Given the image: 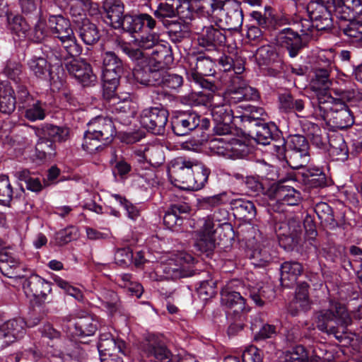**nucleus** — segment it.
<instances>
[{"instance_id": "5", "label": "nucleus", "mask_w": 362, "mask_h": 362, "mask_svg": "<svg viewBox=\"0 0 362 362\" xmlns=\"http://www.w3.org/2000/svg\"><path fill=\"white\" fill-rule=\"evenodd\" d=\"M138 75L139 80L136 81L145 86H158L163 89L178 90L183 85L184 79L181 75L169 73L165 70H158L152 71L151 68H147ZM156 99L163 103L170 102L173 100L174 95L165 90L156 91Z\"/></svg>"}, {"instance_id": "15", "label": "nucleus", "mask_w": 362, "mask_h": 362, "mask_svg": "<svg viewBox=\"0 0 362 362\" xmlns=\"http://www.w3.org/2000/svg\"><path fill=\"white\" fill-rule=\"evenodd\" d=\"M174 57L173 49L169 43L157 44L153 47L151 57L147 63H141L133 69V76L135 81L139 80L138 75H141L143 71L151 68V71L165 70L173 64Z\"/></svg>"}, {"instance_id": "56", "label": "nucleus", "mask_w": 362, "mask_h": 362, "mask_svg": "<svg viewBox=\"0 0 362 362\" xmlns=\"http://www.w3.org/2000/svg\"><path fill=\"white\" fill-rule=\"evenodd\" d=\"M210 174L211 169L209 168L194 160L192 180L189 190L198 191L204 188L208 182Z\"/></svg>"}, {"instance_id": "3", "label": "nucleus", "mask_w": 362, "mask_h": 362, "mask_svg": "<svg viewBox=\"0 0 362 362\" xmlns=\"http://www.w3.org/2000/svg\"><path fill=\"white\" fill-rule=\"evenodd\" d=\"M179 264L170 265L165 269L172 279L190 277L199 275L203 279L199 280L197 291L200 298L207 300L216 294L217 280L214 279L211 274L206 271H199L194 268L195 258L188 253L180 255Z\"/></svg>"}, {"instance_id": "63", "label": "nucleus", "mask_w": 362, "mask_h": 362, "mask_svg": "<svg viewBox=\"0 0 362 362\" xmlns=\"http://www.w3.org/2000/svg\"><path fill=\"white\" fill-rule=\"evenodd\" d=\"M211 232L216 240V244H222L225 247L230 245L235 238L233 228L229 222L217 223L215 228H212Z\"/></svg>"}, {"instance_id": "29", "label": "nucleus", "mask_w": 362, "mask_h": 362, "mask_svg": "<svg viewBox=\"0 0 362 362\" xmlns=\"http://www.w3.org/2000/svg\"><path fill=\"white\" fill-rule=\"evenodd\" d=\"M197 41L206 51H216L226 42V31L214 25L204 26L197 33Z\"/></svg>"}, {"instance_id": "19", "label": "nucleus", "mask_w": 362, "mask_h": 362, "mask_svg": "<svg viewBox=\"0 0 362 362\" xmlns=\"http://www.w3.org/2000/svg\"><path fill=\"white\" fill-rule=\"evenodd\" d=\"M262 132H259V138L256 139V142L264 146L270 145L272 141L274 144L272 146L273 153L276 156L279 160H285L287 163L289 161L286 151V145L288 141H286L283 136V132L277 125H272L266 127Z\"/></svg>"}, {"instance_id": "48", "label": "nucleus", "mask_w": 362, "mask_h": 362, "mask_svg": "<svg viewBox=\"0 0 362 362\" xmlns=\"http://www.w3.org/2000/svg\"><path fill=\"white\" fill-rule=\"evenodd\" d=\"M27 65L30 73L37 78L52 83V81L54 79L52 66L46 58L33 56L28 60Z\"/></svg>"}, {"instance_id": "62", "label": "nucleus", "mask_w": 362, "mask_h": 362, "mask_svg": "<svg viewBox=\"0 0 362 362\" xmlns=\"http://www.w3.org/2000/svg\"><path fill=\"white\" fill-rule=\"evenodd\" d=\"M57 154L56 144L39 134L35 144V156L41 161L52 160Z\"/></svg>"}, {"instance_id": "28", "label": "nucleus", "mask_w": 362, "mask_h": 362, "mask_svg": "<svg viewBox=\"0 0 362 362\" xmlns=\"http://www.w3.org/2000/svg\"><path fill=\"white\" fill-rule=\"evenodd\" d=\"M98 11L104 23L115 30L125 13V5L122 0H102Z\"/></svg>"}, {"instance_id": "26", "label": "nucleus", "mask_w": 362, "mask_h": 362, "mask_svg": "<svg viewBox=\"0 0 362 362\" xmlns=\"http://www.w3.org/2000/svg\"><path fill=\"white\" fill-rule=\"evenodd\" d=\"M230 175L244 186L247 195L257 197L264 194L269 197V187H265L262 178L259 175H249L243 168L233 170Z\"/></svg>"}, {"instance_id": "32", "label": "nucleus", "mask_w": 362, "mask_h": 362, "mask_svg": "<svg viewBox=\"0 0 362 362\" xmlns=\"http://www.w3.org/2000/svg\"><path fill=\"white\" fill-rule=\"evenodd\" d=\"M144 351L153 362H177L179 359V355L173 354L166 343L158 337L149 340Z\"/></svg>"}, {"instance_id": "53", "label": "nucleus", "mask_w": 362, "mask_h": 362, "mask_svg": "<svg viewBox=\"0 0 362 362\" xmlns=\"http://www.w3.org/2000/svg\"><path fill=\"white\" fill-rule=\"evenodd\" d=\"M319 357L301 344L295 345L285 352L282 362H317Z\"/></svg>"}, {"instance_id": "2", "label": "nucleus", "mask_w": 362, "mask_h": 362, "mask_svg": "<svg viewBox=\"0 0 362 362\" xmlns=\"http://www.w3.org/2000/svg\"><path fill=\"white\" fill-rule=\"evenodd\" d=\"M331 90L338 98L327 94L317 97L320 115L328 120L332 128L345 129L351 127L354 124V112L346 102H351L354 91L337 88H332Z\"/></svg>"}, {"instance_id": "8", "label": "nucleus", "mask_w": 362, "mask_h": 362, "mask_svg": "<svg viewBox=\"0 0 362 362\" xmlns=\"http://www.w3.org/2000/svg\"><path fill=\"white\" fill-rule=\"evenodd\" d=\"M39 44L45 43L49 39L56 40L64 34L73 30L69 18L62 14H52L48 11L42 16L36 28Z\"/></svg>"}, {"instance_id": "42", "label": "nucleus", "mask_w": 362, "mask_h": 362, "mask_svg": "<svg viewBox=\"0 0 362 362\" xmlns=\"http://www.w3.org/2000/svg\"><path fill=\"white\" fill-rule=\"evenodd\" d=\"M16 177L23 193L25 192V188H26L29 191L38 194L48 185L45 179L28 169L16 172Z\"/></svg>"}, {"instance_id": "39", "label": "nucleus", "mask_w": 362, "mask_h": 362, "mask_svg": "<svg viewBox=\"0 0 362 362\" xmlns=\"http://www.w3.org/2000/svg\"><path fill=\"white\" fill-rule=\"evenodd\" d=\"M87 125V130L100 137L105 144L112 142L116 134V128L110 118L98 116L90 119Z\"/></svg>"}, {"instance_id": "12", "label": "nucleus", "mask_w": 362, "mask_h": 362, "mask_svg": "<svg viewBox=\"0 0 362 362\" xmlns=\"http://www.w3.org/2000/svg\"><path fill=\"white\" fill-rule=\"evenodd\" d=\"M247 287L238 279L228 283L221 290V300L223 305L232 310L230 313H244L250 311L247 304Z\"/></svg>"}, {"instance_id": "58", "label": "nucleus", "mask_w": 362, "mask_h": 362, "mask_svg": "<svg viewBox=\"0 0 362 362\" xmlns=\"http://www.w3.org/2000/svg\"><path fill=\"white\" fill-rule=\"evenodd\" d=\"M18 1L21 15L29 20L40 21L42 16H44L47 11L42 8L41 3L38 0H18Z\"/></svg>"}, {"instance_id": "11", "label": "nucleus", "mask_w": 362, "mask_h": 362, "mask_svg": "<svg viewBox=\"0 0 362 362\" xmlns=\"http://www.w3.org/2000/svg\"><path fill=\"white\" fill-rule=\"evenodd\" d=\"M274 229L281 247L286 252L298 250L303 240L300 220L298 218H289L287 221L276 223Z\"/></svg>"}, {"instance_id": "36", "label": "nucleus", "mask_w": 362, "mask_h": 362, "mask_svg": "<svg viewBox=\"0 0 362 362\" xmlns=\"http://www.w3.org/2000/svg\"><path fill=\"white\" fill-rule=\"evenodd\" d=\"M277 103L281 113L297 115L304 111L306 98L305 96L293 94L288 90H284L278 93Z\"/></svg>"}, {"instance_id": "41", "label": "nucleus", "mask_w": 362, "mask_h": 362, "mask_svg": "<svg viewBox=\"0 0 362 362\" xmlns=\"http://www.w3.org/2000/svg\"><path fill=\"white\" fill-rule=\"evenodd\" d=\"M28 323L21 317L13 318L0 325V338L11 344L21 339L25 334Z\"/></svg>"}, {"instance_id": "6", "label": "nucleus", "mask_w": 362, "mask_h": 362, "mask_svg": "<svg viewBox=\"0 0 362 362\" xmlns=\"http://www.w3.org/2000/svg\"><path fill=\"white\" fill-rule=\"evenodd\" d=\"M316 326L319 330L334 334L339 327H347L351 318L346 306L339 302L332 303L329 309L322 310L315 314Z\"/></svg>"}, {"instance_id": "31", "label": "nucleus", "mask_w": 362, "mask_h": 362, "mask_svg": "<svg viewBox=\"0 0 362 362\" xmlns=\"http://www.w3.org/2000/svg\"><path fill=\"white\" fill-rule=\"evenodd\" d=\"M214 127L211 129V133L217 135H226L232 133L233 112L230 106L221 105L214 107L211 109Z\"/></svg>"}, {"instance_id": "24", "label": "nucleus", "mask_w": 362, "mask_h": 362, "mask_svg": "<svg viewBox=\"0 0 362 362\" xmlns=\"http://www.w3.org/2000/svg\"><path fill=\"white\" fill-rule=\"evenodd\" d=\"M214 223L210 220H204L202 226L196 231L194 247L198 255L211 259L216 248V240L212 233Z\"/></svg>"}, {"instance_id": "54", "label": "nucleus", "mask_w": 362, "mask_h": 362, "mask_svg": "<svg viewBox=\"0 0 362 362\" xmlns=\"http://www.w3.org/2000/svg\"><path fill=\"white\" fill-rule=\"evenodd\" d=\"M246 296L258 307H263L267 301L275 297L274 290L269 286L264 285L259 287L248 286Z\"/></svg>"}, {"instance_id": "49", "label": "nucleus", "mask_w": 362, "mask_h": 362, "mask_svg": "<svg viewBox=\"0 0 362 362\" xmlns=\"http://www.w3.org/2000/svg\"><path fill=\"white\" fill-rule=\"evenodd\" d=\"M103 75L122 76L125 69L124 62L112 51L104 52L102 55Z\"/></svg>"}, {"instance_id": "45", "label": "nucleus", "mask_w": 362, "mask_h": 362, "mask_svg": "<svg viewBox=\"0 0 362 362\" xmlns=\"http://www.w3.org/2000/svg\"><path fill=\"white\" fill-rule=\"evenodd\" d=\"M76 32L80 39L86 45H93L100 39V33L98 26L88 18L76 20Z\"/></svg>"}, {"instance_id": "34", "label": "nucleus", "mask_w": 362, "mask_h": 362, "mask_svg": "<svg viewBox=\"0 0 362 362\" xmlns=\"http://www.w3.org/2000/svg\"><path fill=\"white\" fill-rule=\"evenodd\" d=\"M65 69L83 87L90 86L96 81L91 65L85 60L72 59L66 62Z\"/></svg>"}, {"instance_id": "51", "label": "nucleus", "mask_w": 362, "mask_h": 362, "mask_svg": "<svg viewBox=\"0 0 362 362\" xmlns=\"http://www.w3.org/2000/svg\"><path fill=\"white\" fill-rule=\"evenodd\" d=\"M314 211L317 214L322 226L329 230H334L337 228L344 229L345 223H339L334 218L332 208L326 202H319L315 204Z\"/></svg>"}, {"instance_id": "1", "label": "nucleus", "mask_w": 362, "mask_h": 362, "mask_svg": "<svg viewBox=\"0 0 362 362\" xmlns=\"http://www.w3.org/2000/svg\"><path fill=\"white\" fill-rule=\"evenodd\" d=\"M183 5L178 3L160 1L156 6L151 8V12L155 16L156 25L154 30L165 29L169 40L175 45L182 42L190 36L187 20L194 18V13L187 10L186 13L181 11Z\"/></svg>"}, {"instance_id": "35", "label": "nucleus", "mask_w": 362, "mask_h": 362, "mask_svg": "<svg viewBox=\"0 0 362 362\" xmlns=\"http://www.w3.org/2000/svg\"><path fill=\"white\" fill-rule=\"evenodd\" d=\"M302 181L307 189H322L332 186L334 182L322 168L308 166L302 173Z\"/></svg>"}, {"instance_id": "44", "label": "nucleus", "mask_w": 362, "mask_h": 362, "mask_svg": "<svg viewBox=\"0 0 362 362\" xmlns=\"http://www.w3.org/2000/svg\"><path fill=\"white\" fill-rule=\"evenodd\" d=\"M281 284L284 287H291L298 278L303 273V265L297 261H285L279 263Z\"/></svg>"}, {"instance_id": "7", "label": "nucleus", "mask_w": 362, "mask_h": 362, "mask_svg": "<svg viewBox=\"0 0 362 362\" xmlns=\"http://www.w3.org/2000/svg\"><path fill=\"white\" fill-rule=\"evenodd\" d=\"M155 25V16L132 10L125 12L115 30L137 40L144 31H153Z\"/></svg>"}, {"instance_id": "30", "label": "nucleus", "mask_w": 362, "mask_h": 362, "mask_svg": "<svg viewBox=\"0 0 362 362\" xmlns=\"http://www.w3.org/2000/svg\"><path fill=\"white\" fill-rule=\"evenodd\" d=\"M333 10L334 8H328L320 3L309 2L307 11L313 27L320 31L330 30L333 26Z\"/></svg>"}, {"instance_id": "18", "label": "nucleus", "mask_w": 362, "mask_h": 362, "mask_svg": "<svg viewBox=\"0 0 362 362\" xmlns=\"http://www.w3.org/2000/svg\"><path fill=\"white\" fill-rule=\"evenodd\" d=\"M245 110L240 116V121L244 128H247L250 136L254 139H257L259 136V132L264 129L266 127L276 125L274 122H267L263 117L267 115L264 108L251 105L240 106Z\"/></svg>"}, {"instance_id": "16", "label": "nucleus", "mask_w": 362, "mask_h": 362, "mask_svg": "<svg viewBox=\"0 0 362 362\" xmlns=\"http://www.w3.org/2000/svg\"><path fill=\"white\" fill-rule=\"evenodd\" d=\"M292 176H286L269 185V197L281 202L282 204L297 206L301 200V193L290 185L289 182H295Z\"/></svg>"}, {"instance_id": "22", "label": "nucleus", "mask_w": 362, "mask_h": 362, "mask_svg": "<svg viewBox=\"0 0 362 362\" xmlns=\"http://www.w3.org/2000/svg\"><path fill=\"white\" fill-rule=\"evenodd\" d=\"M23 278V289L27 297H33L36 303L40 305L48 300V296L52 291L51 282L35 273Z\"/></svg>"}, {"instance_id": "13", "label": "nucleus", "mask_w": 362, "mask_h": 362, "mask_svg": "<svg viewBox=\"0 0 362 362\" xmlns=\"http://www.w3.org/2000/svg\"><path fill=\"white\" fill-rule=\"evenodd\" d=\"M18 111L30 122L43 120L47 115V104L32 95L28 86L20 87Z\"/></svg>"}, {"instance_id": "57", "label": "nucleus", "mask_w": 362, "mask_h": 362, "mask_svg": "<svg viewBox=\"0 0 362 362\" xmlns=\"http://www.w3.org/2000/svg\"><path fill=\"white\" fill-rule=\"evenodd\" d=\"M21 265L22 262L16 254L6 250L0 255V271L4 276L11 277L18 275L16 270Z\"/></svg>"}, {"instance_id": "20", "label": "nucleus", "mask_w": 362, "mask_h": 362, "mask_svg": "<svg viewBox=\"0 0 362 362\" xmlns=\"http://www.w3.org/2000/svg\"><path fill=\"white\" fill-rule=\"evenodd\" d=\"M8 28L11 33L20 40H28L34 44H39V37L36 35V28L40 21L29 20L21 14L10 13L7 16Z\"/></svg>"}, {"instance_id": "52", "label": "nucleus", "mask_w": 362, "mask_h": 362, "mask_svg": "<svg viewBox=\"0 0 362 362\" xmlns=\"http://www.w3.org/2000/svg\"><path fill=\"white\" fill-rule=\"evenodd\" d=\"M230 204L231 210L236 218L250 221L256 216V207L252 201L244 199H232Z\"/></svg>"}, {"instance_id": "40", "label": "nucleus", "mask_w": 362, "mask_h": 362, "mask_svg": "<svg viewBox=\"0 0 362 362\" xmlns=\"http://www.w3.org/2000/svg\"><path fill=\"white\" fill-rule=\"evenodd\" d=\"M264 13L253 11L250 13V21H255L252 25H258L264 30H276L284 24V20L274 13L270 6H264Z\"/></svg>"}, {"instance_id": "61", "label": "nucleus", "mask_w": 362, "mask_h": 362, "mask_svg": "<svg viewBox=\"0 0 362 362\" xmlns=\"http://www.w3.org/2000/svg\"><path fill=\"white\" fill-rule=\"evenodd\" d=\"M337 19L338 28L344 35L356 41L362 40V21L354 18L350 20Z\"/></svg>"}, {"instance_id": "21", "label": "nucleus", "mask_w": 362, "mask_h": 362, "mask_svg": "<svg viewBox=\"0 0 362 362\" xmlns=\"http://www.w3.org/2000/svg\"><path fill=\"white\" fill-rule=\"evenodd\" d=\"M289 161L288 165L293 168L303 167L310 160V144L303 135H291L288 139Z\"/></svg>"}, {"instance_id": "50", "label": "nucleus", "mask_w": 362, "mask_h": 362, "mask_svg": "<svg viewBox=\"0 0 362 362\" xmlns=\"http://www.w3.org/2000/svg\"><path fill=\"white\" fill-rule=\"evenodd\" d=\"M105 107L116 116V119L124 117V122H130L129 119L135 114V107L129 97L121 99L118 97Z\"/></svg>"}, {"instance_id": "59", "label": "nucleus", "mask_w": 362, "mask_h": 362, "mask_svg": "<svg viewBox=\"0 0 362 362\" xmlns=\"http://www.w3.org/2000/svg\"><path fill=\"white\" fill-rule=\"evenodd\" d=\"M56 40L60 42V47L64 50V52L71 60L79 56L82 52V47L77 42L74 30L61 36Z\"/></svg>"}, {"instance_id": "43", "label": "nucleus", "mask_w": 362, "mask_h": 362, "mask_svg": "<svg viewBox=\"0 0 362 362\" xmlns=\"http://www.w3.org/2000/svg\"><path fill=\"white\" fill-rule=\"evenodd\" d=\"M97 348L100 356L105 353H112L117 351L122 355L126 356L129 353L127 344L124 340L119 337H115L110 332H105L100 334Z\"/></svg>"}, {"instance_id": "46", "label": "nucleus", "mask_w": 362, "mask_h": 362, "mask_svg": "<svg viewBox=\"0 0 362 362\" xmlns=\"http://www.w3.org/2000/svg\"><path fill=\"white\" fill-rule=\"evenodd\" d=\"M209 75H202L197 73H189V79L201 87L203 90L199 92L202 98L198 103H209L214 100V94L218 90L217 84L214 81L206 78Z\"/></svg>"}, {"instance_id": "60", "label": "nucleus", "mask_w": 362, "mask_h": 362, "mask_svg": "<svg viewBox=\"0 0 362 362\" xmlns=\"http://www.w3.org/2000/svg\"><path fill=\"white\" fill-rule=\"evenodd\" d=\"M120 78L121 76H112L110 74L102 76L103 100L105 106L110 103L112 99L119 97L116 91L119 85Z\"/></svg>"}, {"instance_id": "37", "label": "nucleus", "mask_w": 362, "mask_h": 362, "mask_svg": "<svg viewBox=\"0 0 362 362\" xmlns=\"http://www.w3.org/2000/svg\"><path fill=\"white\" fill-rule=\"evenodd\" d=\"M20 85L12 87L8 81H0V112L3 114L11 115L16 107L18 109V90Z\"/></svg>"}, {"instance_id": "14", "label": "nucleus", "mask_w": 362, "mask_h": 362, "mask_svg": "<svg viewBox=\"0 0 362 362\" xmlns=\"http://www.w3.org/2000/svg\"><path fill=\"white\" fill-rule=\"evenodd\" d=\"M111 198L114 199L115 202L112 200L108 201V204H105V211L101 205L97 204L95 201L86 203L84 209L93 211L98 214H107L117 218H120L122 214L119 210L116 209L115 204L122 206L126 211L127 217L133 221H136L140 216L139 209L136 206L133 204L124 196L119 194H111Z\"/></svg>"}, {"instance_id": "47", "label": "nucleus", "mask_w": 362, "mask_h": 362, "mask_svg": "<svg viewBox=\"0 0 362 362\" xmlns=\"http://www.w3.org/2000/svg\"><path fill=\"white\" fill-rule=\"evenodd\" d=\"M225 22L228 30H237L243 23L242 2L239 0H228L225 2Z\"/></svg>"}, {"instance_id": "33", "label": "nucleus", "mask_w": 362, "mask_h": 362, "mask_svg": "<svg viewBox=\"0 0 362 362\" xmlns=\"http://www.w3.org/2000/svg\"><path fill=\"white\" fill-rule=\"evenodd\" d=\"M67 332L71 336L90 337L98 329V322L90 315H77L67 322Z\"/></svg>"}, {"instance_id": "9", "label": "nucleus", "mask_w": 362, "mask_h": 362, "mask_svg": "<svg viewBox=\"0 0 362 362\" xmlns=\"http://www.w3.org/2000/svg\"><path fill=\"white\" fill-rule=\"evenodd\" d=\"M298 31L291 28H285L280 30L276 35V44L285 49L291 58L296 57L305 47H308L310 28L304 29V25Z\"/></svg>"}, {"instance_id": "64", "label": "nucleus", "mask_w": 362, "mask_h": 362, "mask_svg": "<svg viewBox=\"0 0 362 362\" xmlns=\"http://www.w3.org/2000/svg\"><path fill=\"white\" fill-rule=\"evenodd\" d=\"M341 8L343 13L338 15L337 18L350 20L354 18L362 21V0H344Z\"/></svg>"}, {"instance_id": "38", "label": "nucleus", "mask_w": 362, "mask_h": 362, "mask_svg": "<svg viewBox=\"0 0 362 362\" xmlns=\"http://www.w3.org/2000/svg\"><path fill=\"white\" fill-rule=\"evenodd\" d=\"M246 255L255 267H267L279 263L277 252L269 246L249 249Z\"/></svg>"}, {"instance_id": "55", "label": "nucleus", "mask_w": 362, "mask_h": 362, "mask_svg": "<svg viewBox=\"0 0 362 362\" xmlns=\"http://www.w3.org/2000/svg\"><path fill=\"white\" fill-rule=\"evenodd\" d=\"M37 131L38 134L52 141L54 144L66 141L69 134L68 127L48 123L43 124L41 129H37Z\"/></svg>"}, {"instance_id": "4", "label": "nucleus", "mask_w": 362, "mask_h": 362, "mask_svg": "<svg viewBox=\"0 0 362 362\" xmlns=\"http://www.w3.org/2000/svg\"><path fill=\"white\" fill-rule=\"evenodd\" d=\"M171 129L177 136L191 134L200 136L201 141H207L211 135V121L193 110L177 112L170 119Z\"/></svg>"}, {"instance_id": "27", "label": "nucleus", "mask_w": 362, "mask_h": 362, "mask_svg": "<svg viewBox=\"0 0 362 362\" xmlns=\"http://www.w3.org/2000/svg\"><path fill=\"white\" fill-rule=\"evenodd\" d=\"M192 208L185 202L171 203L165 211L163 216V224L166 228L172 230H179L190 215Z\"/></svg>"}, {"instance_id": "10", "label": "nucleus", "mask_w": 362, "mask_h": 362, "mask_svg": "<svg viewBox=\"0 0 362 362\" xmlns=\"http://www.w3.org/2000/svg\"><path fill=\"white\" fill-rule=\"evenodd\" d=\"M220 69L230 73L229 80L225 91H231L244 88L247 83L243 74L245 70V59L238 55L223 53L217 59Z\"/></svg>"}, {"instance_id": "23", "label": "nucleus", "mask_w": 362, "mask_h": 362, "mask_svg": "<svg viewBox=\"0 0 362 362\" xmlns=\"http://www.w3.org/2000/svg\"><path fill=\"white\" fill-rule=\"evenodd\" d=\"M225 2L223 0H184L183 4L187 10H195L199 15L217 22L221 21L224 15Z\"/></svg>"}, {"instance_id": "17", "label": "nucleus", "mask_w": 362, "mask_h": 362, "mask_svg": "<svg viewBox=\"0 0 362 362\" xmlns=\"http://www.w3.org/2000/svg\"><path fill=\"white\" fill-rule=\"evenodd\" d=\"M169 112L159 107H150L142 110L139 122L147 132L155 135H164L168 121Z\"/></svg>"}, {"instance_id": "25", "label": "nucleus", "mask_w": 362, "mask_h": 362, "mask_svg": "<svg viewBox=\"0 0 362 362\" xmlns=\"http://www.w3.org/2000/svg\"><path fill=\"white\" fill-rule=\"evenodd\" d=\"M194 160L185 157H177L171 161L170 176L174 178L179 187L189 189L192 184Z\"/></svg>"}]
</instances>
